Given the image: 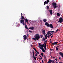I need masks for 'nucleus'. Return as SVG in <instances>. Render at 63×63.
Listing matches in <instances>:
<instances>
[{"label":"nucleus","instance_id":"0e129e2a","mask_svg":"<svg viewBox=\"0 0 63 63\" xmlns=\"http://www.w3.org/2000/svg\"><path fill=\"white\" fill-rule=\"evenodd\" d=\"M52 56H51V58L52 57Z\"/></svg>","mask_w":63,"mask_h":63},{"label":"nucleus","instance_id":"a878e982","mask_svg":"<svg viewBox=\"0 0 63 63\" xmlns=\"http://www.w3.org/2000/svg\"><path fill=\"white\" fill-rule=\"evenodd\" d=\"M41 55H42V57H44V55L43 54V53H42L41 54Z\"/></svg>","mask_w":63,"mask_h":63},{"label":"nucleus","instance_id":"f704fd0d","mask_svg":"<svg viewBox=\"0 0 63 63\" xmlns=\"http://www.w3.org/2000/svg\"><path fill=\"white\" fill-rule=\"evenodd\" d=\"M40 37H41V38H42V37H43V35H40Z\"/></svg>","mask_w":63,"mask_h":63},{"label":"nucleus","instance_id":"f8f14e48","mask_svg":"<svg viewBox=\"0 0 63 63\" xmlns=\"http://www.w3.org/2000/svg\"><path fill=\"white\" fill-rule=\"evenodd\" d=\"M40 47H40V46H39V47L40 49H42V50H43V49H44V48H43V47H44V46L41 45Z\"/></svg>","mask_w":63,"mask_h":63},{"label":"nucleus","instance_id":"6ab92c4d","mask_svg":"<svg viewBox=\"0 0 63 63\" xmlns=\"http://www.w3.org/2000/svg\"><path fill=\"white\" fill-rule=\"evenodd\" d=\"M57 16H60V14H59V13H57Z\"/></svg>","mask_w":63,"mask_h":63},{"label":"nucleus","instance_id":"cd10ccee","mask_svg":"<svg viewBox=\"0 0 63 63\" xmlns=\"http://www.w3.org/2000/svg\"><path fill=\"white\" fill-rule=\"evenodd\" d=\"M43 41H45L46 40V39L44 37H43Z\"/></svg>","mask_w":63,"mask_h":63},{"label":"nucleus","instance_id":"a211bd4d","mask_svg":"<svg viewBox=\"0 0 63 63\" xmlns=\"http://www.w3.org/2000/svg\"><path fill=\"white\" fill-rule=\"evenodd\" d=\"M24 20H25V22H27V21H28V19H27V18L26 19H24Z\"/></svg>","mask_w":63,"mask_h":63},{"label":"nucleus","instance_id":"1a4fd4ad","mask_svg":"<svg viewBox=\"0 0 63 63\" xmlns=\"http://www.w3.org/2000/svg\"><path fill=\"white\" fill-rule=\"evenodd\" d=\"M23 39H24V40H25L27 39V36L26 35H24L23 36Z\"/></svg>","mask_w":63,"mask_h":63},{"label":"nucleus","instance_id":"4be33fe9","mask_svg":"<svg viewBox=\"0 0 63 63\" xmlns=\"http://www.w3.org/2000/svg\"><path fill=\"white\" fill-rule=\"evenodd\" d=\"M21 19H23L24 20V19H25V18H24V17L23 16H22L21 17Z\"/></svg>","mask_w":63,"mask_h":63},{"label":"nucleus","instance_id":"ddd939ff","mask_svg":"<svg viewBox=\"0 0 63 63\" xmlns=\"http://www.w3.org/2000/svg\"><path fill=\"white\" fill-rule=\"evenodd\" d=\"M57 43H58V42H54V43H52V45H56V44H57Z\"/></svg>","mask_w":63,"mask_h":63},{"label":"nucleus","instance_id":"f03ea898","mask_svg":"<svg viewBox=\"0 0 63 63\" xmlns=\"http://www.w3.org/2000/svg\"><path fill=\"white\" fill-rule=\"evenodd\" d=\"M52 5L53 6L54 8V9L56 8H56H57V7H58V6H56L57 5V4H56V3H54V2H53L52 3Z\"/></svg>","mask_w":63,"mask_h":63},{"label":"nucleus","instance_id":"79ce46f5","mask_svg":"<svg viewBox=\"0 0 63 63\" xmlns=\"http://www.w3.org/2000/svg\"><path fill=\"white\" fill-rule=\"evenodd\" d=\"M55 60H56V61H57V58H56L55 59Z\"/></svg>","mask_w":63,"mask_h":63},{"label":"nucleus","instance_id":"ea45409f","mask_svg":"<svg viewBox=\"0 0 63 63\" xmlns=\"http://www.w3.org/2000/svg\"><path fill=\"white\" fill-rule=\"evenodd\" d=\"M47 38H49V35H48L47 36Z\"/></svg>","mask_w":63,"mask_h":63},{"label":"nucleus","instance_id":"0eeeda50","mask_svg":"<svg viewBox=\"0 0 63 63\" xmlns=\"http://www.w3.org/2000/svg\"><path fill=\"white\" fill-rule=\"evenodd\" d=\"M34 52V51H33L32 52V56L34 59H35V60H36V57H35V56H34V54L35 53Z\"/></svg>","mask_w":63,"mask_h":63},{"label":"nucleus","instance_id":"774afa93","mask_svg":"<svg viewBox=\"0 0 63 63\" xmlns=\"http://www.w3.org/2000/svg\"><path fill=\"white\" fill-rule=\"evenodd\" d=\"M55 63L54 62V63Z\"/></svg>","mask_w":63,"mask_h":63},{"label":"nucleus","instance_id":"a19ab883","mask_svg":"<svg viewBox=\"0 0 63 63\" xmlns=\"http://www.w3.org/2000/svg\"><path fill=\"white\" fill-rule=\"evenodd\" d=\"M45 36H46V37H47V34H46L45 35Z\"/></svg>","mask_w":63,"mask_h":63},{"label":"nucleus","instance_id":"aec40b11","mask_svg":"<svg viewBox=\"0 0 63 63\" xmlns=\"http://www.w3.org/2000/svg\"><path fill=\"white\" fill-rule=\"evenodd\" d=\"M32 39L34 41H36V40H37V39L36 38H33Z\"/></svg>","mask_w":63,"mask_h":63},{"label":"nucleus","instance_id":"9b49d317","mask_svg":"<svg viewBox=\"0 0 63 63\" xmlns=\"http://www.w3.org/2000/svg\"><path fill=\"white\" fill-rule=\"evenodd\" d=\"M42 31L43 33V34L45 35L46 34V32H45V30H44V29H42Z\"/></svg>","mask_w":63,"mask_h":63},{"label":"nucleus","instance_id":"58836bf2","mask_svg":"<svg viewBox=\"0 0 63 63\" xmlns=\"http://www.w3.org/2000/svg\"><path fill=\"white\" fill-rule=\"evenodd\" d=\"M52 62L53 63H54V60L52 61Z\"/></svg>","mask_w":63,"mask_h":63},{"label":"nucleus","instance_id":"a18cd8bd","mask_svg":"<svg viewBox=\"0 0 63 63\" xmlns=\"http://www.w3.org/2000/svg\"><path fill=\"white\" fill-rule=\"evenodd\" d=\"M41 45L42 46H45L44 45V44H43L42 45Z\"/></svg>","mask_w":63,"mask_h":63},{"label":"nucleus","instance_id":"bb28decb","mask_svg":"<svg viewBox=\"0 0 63 63\" xmlns=\"http://www.w3.org/2000/svg\"><path fill=\"white\" fill-rule=\"evenodd\" d=\"M36 52H37V53H38V54H40V53L38 51H36Z\"/></svg>","mask_w":63,"mask_h":63},{"label":"nucleus","instance_id":"09e8293b","mask_svg":"<svg viewBox=\"0 0 63 63\" xmlns=\"http://www.w3.org/2000/svg\"><path fill=\"white\" fill-rule=\"evenodd\" d=\"M26 29H28V30H29V29L28 27H27V28H26Z\"/></svg>","mask_w":63,"mask_h":63},{"label":"nucleus","instance_id":"6e6d98bb","mask_svg":"<svg viewBox=\"0 0 63 63\" xmlns=\"http://www.w3.org/2000/svg\"><path fill=\"white\" fill-rule=\"evenodd\" d=\"M39 56H40V57H42L41 56H40V55H39Z\"/></svg>","mask_w":63,"mask_h":63},{"label":"nucleus","instance_id":"f257e3e1","mask_svg":"<svg viewBox=\"0 0 63 63\" xmlns=\"http://www.w3.org/2000/svg\"><path fill=\"white\" fill-rule=\"evenodd\" d=\"M45 25L46 26H47V27H50V28H53V25L52 24H50L49 25V24H48L47 22H46L45 23Z\"/></svg>","mask_w":63,"mask_h":63},{"label":"nucleus","instance_id":"8fccbe9b","mask_svg":"<svg viewBox=\"0 0 63 63\" xmlns=\"http://www.w3.org/2000/svg\"><path fill=\"white\" fill-rule=\"evenodd\" d=\"M53 59H54L55 58V57H53Z\"/></svg>","mask_w":63,"mask_h":63},{"label":"nucleus","instance_id":"13d9d810","mask_svg":"<svg viewBox=\"0 0 63 63\" xmlns=\"http://www.w3.org/2000/svg\"><path fill=\"white\" fill-rule=\"evenodd\" d=\"M51 39H50V40H49L50 41H51Z\"/></svg>","mask_w":63,"mask_h":63},{"label":"nucleus","instance_id":"603ef678","mask_svg":"<svg viewBox=\"0 0 63 63\" xmlns=\"http://www.w3.org/2000/svg\"><path fill=\"white\" fill-rule=\"evenodd\" d=\"M59 47V46H58L57 47V48H58V47Z\"/></svg>","mask_w":63,"mask_h":63},{"label":"nucleus","instance_id":"c03bdc74","mask_svg":"<svg viewBox=\"0 0 63 63\" xmlns=\"http://www.w3.org/2000/svg\"><path fill=\"white\" fill-rule=\"evenodd\" d=\"M53 49H50V50H51V51H52Z\"/></svg>","mask_w":63,"mask_h":63},{"label":"nucleus","instance_id":"052dcab7","mask_svg":"<svg viewBox=\"0 0 63 63\" xmlns=\"http://www.w3.org/2000/svg\"><path fill=\"white\" fill-rule=\"evenodd\" d=\"M42 60V63H44V62H43V60Z\"/></svg>","mask_w":63,"mask_h":63},{"label":"nucleus","instance_id":"393cba45","mask_svg":"<svg viewBox=\"0 0 63 63\" xmlns=\"http://www.w3.org/2000/svg\"><path fill=\"white\" fill-rule=\"evenodd\" d=\"M33 49H34V50L35 51V52L37 51V50H36V48H33Z\"/></svg>","mask_w":63,"mask_h":63},{"label":"nucleus","instance_id":"e2e57ef3","mask_svg":"<svg viewBox=\"0 0 63 63\" xmlns=\"http://www.w3.org/2000/svg\"><path fill=\"white\" fill-rule=\"evenodd\" d=\"M28 35H27V36H28Z\"/></svg>","mask_w":63,"mask_h":63},{"label":"nucleus","instance_id":"39448f33","mask_svg":"<svg viewBox=\"0 0 63 63\" xmlns=\"http://www.w3.org/2000/svg\"><path fill=\"white\" fill-rule=\"evenodd\" d=\"M58 22L60 23H62L63 22V18L62 17L60 18L59 19Z\"/></svg>","mask_w":63,"mask_h":63},{"label":"nucleus","instance_id":"de8ad7c7","mask_svg":"<svg viewBox=\"0 0 63 63\" xmlns=\"http://www.w3.org/2000/svg\"><path fill=\"white\" fill-rule=\"evenodd\" d=\"M44 48L45 50H46V49H47V48H46H46Z\"/></svg>","mask_w":63,"mask_h":63},{"label":"nucleus","instance_id":"3c124183","mask_svg":"<svg viewBox=\"0 0 63 63\" xmlns=\"http://www.w3.org/2000/svg\"><path fill=\"white\" fill-rule=\"evenodd\" d=\"M48 35L49 36V37H50H50L51 36V35H50V34L49 35Z\"/></svg>","mask_w":63,"mask_h":63},{"label":"nucleus","instance_id":"72a5a7b5","mask_svg":"<svg viewBox=\"0 0 63 63\" xmlns=\"http://www.w3.org/2000/svg\"><path fill=\"white\" fill-rule=\"evenodd\" d=\"M47 9H48L49 8V6H47Z\"/></svg>","mask_w":63,"mask_h":63},{"label":"nucleus","instance_id":"412c9836","mask_svg":"<svg viewBox=\"0 0 63 63\" xmlns=\"http://www.w3.org/2000/svg\"><path fill=\"white\" fill-rule=\"evenodd\" d=\"M44 58L45 60H47V58H46V56H44Z\"/></svg>","mask_w":63,"mask_h":63},{"label":"nucleus","instance_id":"2eb2a0df","mask_svg":"<svg viewBox=\"0 0 63 63\" xmlns=\"http://www.w3.org/2000/svg\"><path fill=\"white\" fill-rule=\"evenodd\" d=\"M51 62H52V60L50 59L48 62L47 63H51Z\"/></svg>","mask_w":63,"mask_h":63},{"label":"nucleus","instance_id":"b1692460","mask_svg":"<svg viewBox=\"0 0 63 63\" xmlns=\"http://www.w3.org/2000/svg\"><path fill=\"white\" fill-rule=\"evenodd\" d=\"M25 28H27V25H26V24H25Z\"/></svg>","mask_w":63,"mask_h":63},{"label":"nucleus","instance_id":"5fc2aeb1","mask_svg":"<svg viewBox=\"0 0 63 63\" xmlns=\"http://www.w3.org/2000/svg\"><path fill=\"white\" fill-rule=\"evenodd\" d=\"M59 59H61V57H59Z\"/></svg>","mask_w":63,"mask_h":63},{"label":"nucleus","instance_id":"49530a36","mask_svg":"<svg viewBox=\"0 0 63 63\" xmlns=\"http://www.w3.org/2000/svg\"><path fill=\"white\" fill-rule=\"evenodd\" d=\"M39 60H41V58H39Z\"/></svg>","mask_w":63,"mask_h":63},{"label":"nucleus","instance_id":"7c9ffc66","mask_svg":"<svg viewBox=\"0 0 63 63\" xmlns=\"http://www.w3.org/2000/svg\"><path fill=\"white\" fill-rule=\"evenodd\" d=\"M38 45H39V46H41L42 44H41V45H40V43H38Z\"/></svg>","mask_w":63,"mask_h":63},{"label":"nucleus","instance_id":"7ed1b4c3","mask_svg":"<svg viewBox=\"0 0 63 63\" xmlns=\"http://www.w3.org/2000/svg\"><path fill=\"white\" fill-rule=\"evenodd\" d=\"M35 38H36L37 40H39L40 39V35L39 34H37L35 35Z\"/></svg>","mask_w":63,"mask_h":63},{"label":"nucleus","instance_id":"2f4dec72","mask_svg":"<svg viewBox=\"0 0 63 63\" xmlns=\"http://www.w3.org/2000/svg\"><path fill=\"white\" fill-rule=\"evenodd\" d=\"M47 43V40H45L44 43Z\"/></svg>","mask_w":63,"mask_h":63},{"label":"nucleus","instance_id":"dca6fc26","mask_svg":"<svg viewBox=\"0 0 63 63\" xmlns=\"http://www.w3.org/2000/svg\"><path fill=\"white\" fill-rule=\"evenodd\" d=\"M43 21L44 22L46 23L47 22V19H44L43 20Z\"/></svg>","mask_w":63,"mask_h":63},{"label":"nucleus","instance_id":"423d86ee","mask_svg":"<svg viewBox=\"0 0 63 63\" xmlns=\"http://www.w3.org/2000/svg\"><path fill=\"white\" fill-rule=\"evenodd\" d=\"M49 0H47V2L46 1H45L44 3V5H45L46 4H47L49 2Z\"/></svg>","mask_w":63,"mask_h":63},{"label":"nucleus","instance_id":"bf43d9fd","mask_svg":"<svg viewBox=\"0 0 63 63\" xmlns=\"http://www.w3.org/2000/svg\"><path fill=\"white\" fill-rule=\"evenodd\" d=\"M60 63H62V62H59Z\"/></svg>","mask_w":63,"mask_h":63},{"label":"nucleus","instance_id":"4468645a","mask_svg":"<svg viewBox=\"0 0 63 63\" xmlns=\"http://www.w3.org/2000/svg\"><path fill=\"white\" fill-rule=\"evenodd\" d=\"M29 28V29H31V30H33L34 29V27H31Z\"/></svg>","mask_w":63,"mask_h":63},{"label":"nucleus","instance_id":"c85d7f7f","mask_svg":"<svg viewBox=\"0 0 63 63\" xmlns=\"http://www.w3.org/2000/svg\"><path fill=\"white\" fill-rule=\"evenodd\" d=\"M58 48H57V47H56V50H57V51L58 50Z\"/></svg>","mask_w":63,"mask_h":63},{"label":"nucleus","instance_id":"c756f323","mask_svg":"<svg viewBox=\"0 0 63 63\" xmlns=\"http://www.w3.org/2000/svg\"><path fill=\"white\" fill-rule=\"evenodd\" d=\"M38 55V53H36L35 55V56H37V55Z\"/></svg>","mask_w":63,"mask_h":63},{"label":"nucleus","instance_id":"6e6552de","mask_svg":"<svg viewBox=\"0 0 63 63\" xmlns=\"http://www.w3.org/2000/svg\"><path fill=\"white\" fill-rule=\"evenodd\" d=\"M54 32V31H49L47 32V35H50V34H51V33H52V32Z\"/></svg>","mask_w":63,"mask_h":63},{"label":"nucleus","instance_id":"5701e85b","mask_svg":"<svg viewBox=\"0 0 63 63\" xmlns=\"http://www.w3.org/2000/svg\"><path fill=\"white\" fill-rule=\"evenodd\" d=\"M42 51L43 52H46V51L44 49H43L42 50Z\"/></svg>","mask_w":63,"mask_h":63},{"label":"nucleus","instance_id":"20e7f679","mask_svg":"<svg viewBox=\"0 0 63 63\" xmlns=\"http://www.w3.org/2000/svg\"><path fill=\"white\" fill-rule=\"evenodd\" d=\"M20 23H22L23 25H25L24 21L23 19H21L20 20Z\"/></svg>","mask_w":63,"mask_h":63},{"label":"nucleus","instance_id":"9d476101","mask_svg":"<svg viewBox=\"0 0 63 63\" xmlns=\"http://www.w3.org/2000/svg\"><path fill=\"white\" fill-rule=\"evenodd\" d=\"M49 12L50 13L51 15H52V10H50L49 11Z\"/></svg>","mask_w":63,"mask_h":63},{"label":"nucleus","instance_id":"864d4df0","mask_svg":"<svg viewBox=\"0 0 63 63\" xmlns=\"http://www.w3.org/2000/svg\"><path fill=\"white\" fill-rule=\"evenodd\" d=\"M53 35L52 36H51V38H52L53 37Z\"/></svg>","mask_w":63,"mask_h":63},{"label":"nucleus","instance_id":"69168bd1","mask_svg":"<svg viewBox=\"0 0 63 63\" xmlns=\"http://www.w3.org/2000/svg\"><path fill=\"white\" fill-rule=\"evenodd\" d=\"M41 59H42V57H41Z\"/></svg>","mask_w":63,"mask_h":63},{"label":"nucleus","instance_id":"473e14b6","mask_svg":"<svg viewBox=\"0 0 63 63\" xmlns=\"http://www.w3.org/2000/svg\"><path fill=\"white\" fill-rule=\"evenodd\" d=\"M58 29H57L56 32H55V33H57V32L58 31Z\"/></svg>","mask_w":63,"mask_h":63},{"label":"nucleus","instance_id":"680f3d73","mask_svg":"<svg viewBox=\"0 0 63 63\" xmlns=\"http://www.w3.org/2000/svg\"><path fill=\"white\" fill-rule=\"evenodd\" d=\"M31 47H32V45H31Z\"/></svg>","mask_w":63,"mask_h":63},{"label":"nucleus","instance_id":"338daca9","mask_svg":"<svg viewBox=\"0 0 63 63\" xmlns=\"http://www.w3.org/2000/svg\"><path fill=\"white\" fill-rule=\"evenodd\" d=\"M56 63H58L57 62H56Z\"/></svg>","mask_w":63,"mask_h":63},{"label":"nucleus","instance_id":"e433bc0d","mask_svg":"<svg viewBox=\"0 0 63 63\" xmlns=\"http://www.w3.org/2000/svg\"><path fill=\"white\" fill-rule=\"evenodd\" d=\"M29 32H30V33H32V31L30 30H29Z\"/></svg>","mask_w":63,"mask_h":63},{"label":"nucleus","instance_id":"c9c22d12","mask_svg":"<svg viewBox=\"0 0 63 63\" xmlns=\"http://www.w3.org/2000/svg\"><path fill=\"white\" fill-rule=\"evenodd\" d=\"M45 39H47V37L46 36H45Z\"/></svg>","mask_w":63,"mask_h":63},{"label":"nucleus","instance_id":"37998d69","mask_svg":"<svg viewBox=\"0 0 63 63\" xmlns=\"http://www.w3.org/2000/svg\"><path fill=\"white\" fill-rule=\"evenodd\" d=\"M27 24H28L29 23L28 22V21L27 22H26Z\"/></svg>","mask_w":63,"mask_h":63},{"label":"nucleus","instance_id":"4c0bfd02","mask_svg":"<svg viewBox=\"0 0 63 63\" xmlns=\"http://www.w3.org/2000/svg\"><path fill=\"white\" fill-rule=\"evenodd\" d=\"M55 32H53V33H52V34H50V35H51H51H53V34H54V33Z\"/></svg>","mask_w":63,"mask_h":63},{"label":"nucleus","instance_id":"f3484780","mask_svg":"<svg viewBox=\"0 0 63 63\" xmlns=\"http://www.w3.org/2000/svg\"><path fill=\"white\" fill-rule=\"evenodd\" d=\"M44 44H45V46H43L45 48L46 47V46H47V44L45 43H44Z\"/></svg>","mask_w":63,"mask_h":63},{"label":"nucleus","instance_id":"4d7b16f0","mask_svg":"<svg viewBox=\"0 0 63 63\" xmlns=\"http://www.w3.org/2000/svg\"><path fill=\"white\" fill-rule=\"evenodd\" d=\"M50 43H52V41H50Z\"/></svg>","mask_w":63,"mask_h":63}]
</instances>
